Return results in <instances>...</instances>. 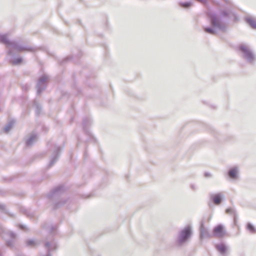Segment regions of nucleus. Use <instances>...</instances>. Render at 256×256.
<instances>
[{"label": "nucleus", "mask_w": 256, "mask_h": 256, "mask_svg": "<svg viewBox=\"0 0 256 256\" xmlns=\"http://www.w3.org/2000/svg\"><path fill=\"white\" fill-rule=\"evenodd\" d=\"M214 236L216 238H222L226 234L224 227L222 224H218L213 229Z\"/></svg>", "instance_id": "1"}, {"label": "nucleus", "mask_w": 256, "mask_h": 256, "mask_svg": "<svg viewBox=\"0 0 256 256\" xmlns=\"http://www.w3.org/2000/svg\"><path fill=\"white\" fill-rule=\"evenodd\" d=\"M191 230L190 227H186L180 233V240L183 242L186 240L190 235Z\"/></svg>", "instance_id": "2"}, {"label": "nucleus", "mask_w": 256, "mask_h": 256, "mask_svg": "<svg viewBox=\"0 0 256 256\" xmlns=\"http://www.w3.org/2000/svg\"><path fill=\"white\" fill-rule=\"evenodd\" d=\"M211 198L216 204H220L222 200L221 196L219 194L212 196Z\"/></svg>", "instance_id": "3"}, {"label": "nucleus", "mask_w": 256, "mask_h": 256, "mask_svg": "<svg viewBox=\"0 0 256 256\" xmlns=\"http://www.w3.org/2000/svg\"><path fill=\"white\" fill-rule=\"evenodd\" d=\"M246 22L249 24L254 29H256V20L252 18H248Z\"/></svg>", "instance_id": "4"}, {"label": "nucleus", "mask_w": 256, "mask_h": 256, "mask_svg": "<svg viewBox=\"0 0 256 256\" xmlns=\"http://www.w3.org/2000/svg\"><path fill=\"white\" fill-rule=\"evenodd\" d=\"M237 173L238 172L236 168H232L230 170L228 175L230 178H236Z\"/></svg>", "instance_id": "5"}, {"label": "nucleus", "mask_w": 256, "mask_h": 256, "mask_svg": "<svg viewBox=\"0 0 256 256\" xmlns=\"http://www.w3.org/2000/svg\"><path fill=\"white\" fill-rule=\"evenodd\" d=\"M216 248L217 250L222 254H224L226 250V246L223 244L217 245Z\"/></svg>", "instance_id": "6"}, {"label": "nucleus", "mask_w": 256, "mask_h": 256, "mask_svg": "<svg viewBox=\"0 0 256 256\" xmlns=\"http://www.w3.org/2000/svg\"><path fill=\"white\" fill-rule=\"evenodd\" d=\"M212 23L213 26H218L219 24V20L216 16H214L212 18Z\"/></svg>", "instance_id": "7"}, {"label": "nucleus", "mask_w": 256, "mask_h": 256, "mask_svg": "<svg viewBox=\"0 0 256 256\" xmlns=\"http://www.w3.org/2000/svg\"><path fill=\"white\" fill-rule=\"evenodd\" d=\"M247 228L248 230L250 231V232H255V230H254V226L250 224H248V225H247Z\"/></svg>", "instance_id": "8"}, {"label": "nucleus", "mask_w": 256, "mask_h": 256, "mask_svg": "<svg viewBox=\"0 0 256 256\" xmlns=\"http://www.w3.org/2000/svg\"><path fill=\"white\" fill-rule=\"evenodd\" d=\"M1 41L5 44H8V39L6 36H3L1 37Z\"/></svg>", "instance_id": "9"}, {"label": "nucleus", "mask_w": 256, "mask_h": 256, "mask_svg": "<svg viewBox=\"0 0 256 256\" xmlns=\"http://www.w3.org/2000/svg\"><path fill=\"white\" fill-rule=\"evenodd\" d=\"M204 30L206 32L210 34H214V32L213 30H212L210 28H205Z\"/></svg>", "instance_id": "10"}, {"label": "nucleus", "mask_w": 256, "mask_h": 256, "mask_svg": "<svg viewBox=\"0 0 256 256\" xmlns=\"http://www.w3.org/2000/svg\"><path fill=\"white\" fill-rule=\"evenodd\" d=\"M182 6L184 8H188L191 6V3L186 2L182 4Z\"/></svg>", "instance_id": "11"}, {"label": "nucleus", "mask_w": 256, "mask_h": 256, "mask_svg": "<svg viewBox=\"0 0 256 256\" xmlns=\"http://www.w3.org/2000/svg\"><path fill=\"white\" fill-rule=\"evenodd\" d=\"M27 244L28 246H34L35 243L33 240H28L27 242Z\"/></svg>", "instance_id": "12"}, {"label": "nucleus", "mask_w": 256, "mask_h": 256, "mask_svg": "<svg viewBox=\"0 0 256 256\" xmlns=\"http://www.w3.org/2000/svg\"><path fill=\"white\" fill-rule=\"evenodd\" d=\"M240 50H242L244 52H248V50L246 47L244 46H241Z\"/></svg>", "instance_id": "13"}, {"label": "nucleus", "mask_w": 256, "mask_h": 256, "mask_svg": "<svg viewBox=\"0 0 256 256\" xmlns=\"http://www.w3.org/2000/svg\"><path fill=\"white\" fill-rule=\"evenodd\" d=\"M201 232V236H203L205 232H206V230H204V228H202L200 230Z\"/></svg>", "instance_id": "14"}, {"label": "nucleus", "mask_w": 256, "mask_h": 256, "mask_svg": "<svg viewBox=\"0 0 256 256\" xmlns=\"http://www.w3.org/2000/svg\"><path fill=\"white\" fill-rule=\"evenodd\" d=\"M228 13L226 12H222V15L224 16H228Z\"/></svg>", "instance_id": "15"}]
</instances>
